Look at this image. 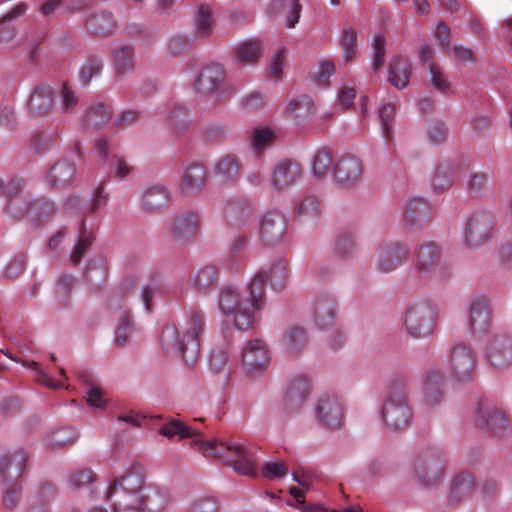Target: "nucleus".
<instances>
[{
  "mask_svg": "<svg viewBox=\"0 0 512 512\" xmlns=\"http://www.w3.org/2000/svg\"><path fill=\"white\" fill-rule=\"evenodd\" d=\"M202 316L191 311L182 331V336L174 324L166 325L160 336L163 349L177 352L188 365H193L200 351V335L203 332Z\"/></svg>",
  "mask_w": 512,
  "mask_h": 512,
  "instance_id": "f257e3e1",
  "label": "nucleus"
},
{
  "mask_svg": "<svg viewBox=\"0 0 512 512\" xmlns=\"http://www.w3.org/2000/svg\"><path fill=\"white\" fill-rule=\"evenodd\" d=\"M192 447L200 451L205 457L221 459L225 465L232 467L240 475L257 476L255 456L243 443L197 439L192 442Z\"/></svg>",
  "mask_w": 512,
  "mask_h": 512,
  "instance_id": "f03ea898",
  "label": "nucleus"
},
{
  "mask_svg": "<svg viewBox=\"0 0 512 512\" xmlns=\"http://www.w3.org/2000/svg\"><path fill=\"white\" fill-rule=\"evenodd\" d=\"M382 417L387 426L398 430L409 425L412 419L408 403V383L406 379H395L391 382L384 399Z\"/></svg>",
  "mask_w": 512,
  "mask_h": 512,
  "instance_id": "7ed1b4c3",
  "label": "nucleus"
},
{
  "mask_svg": "<svg viewBox=\"0 0 512 512\" xmlns=\"http://www.w3.org/2000/svg\"><path fill=\"white\" fill-rule=\"evenodd\" d=\"M415 269L428 282H442L450 276L449 266L442 261L434 242H424L416 247Z\"/></svg>",
  "mask_w": 512,
  "mask_h": 512,
  "instance_id": "20e7f679",
  "label": "nucleus"
},
{
  "mask_svg": "<svg viewBox=\"0 0 512 512\" xmlns=\"http://www.w3.org/2000/svg\"><path fill=\"white\" fill-rule=\"evenodd\" d=\"M437 312L428 301H416L405 312L404 325L407 333L416 339L430 336L436 326Z\"/></svg>",
  "mask_w": 512,
  "mask_h": 512,
  "instance_id": "39448f33",
  "label": "nucleus"
},
{
  "mask_svg": "<svg viewBox=\"0 0 512 512\" xmlns=\"http://www.w3.org/2000/svg\"><path fill=\"white\" fill-rule=\"evenodd\" d=\"M287 276L286 263L279 260L268 269H261L252 279L248 293L252 299L254 309H261L265 303V285L270 283L274 290L281 289L284 286Z\"/></svg>",
  "mask_w": 512,
  "mask_h": 512,
  "instance_id": "423d86ee",
  "label": "nucleus"
},
{
  "mask_svg": "<svg viewBox=\"0 0 512 512\" xmlns=\"http://www.w3.org/2000/svg\"><path fill=\"white\" fill-rule=\"evenodd\" d=\"M250 305L245 301H239L238 291L232 287H224L219 297V307L225 314H234L235 326L239 330H247L252 326L254 320V311L252 299Z\"/></svg>",
  "mask_w": 512,
  "mask_h": 512,
  "instance_id": "0eeeda50",
  "label": "nucleus"
},
{
  "mask_svg": "<svg viewBox=\"0 0 512 512\" xmlns=\"http://www.w3.org/2000/svg\"><path fill=\"white\" fill-rule=\"evenodd\" d=\"M476 369V356L472 348L463 342L453 345L448 364L449 376L458 382L469 381Z\"/></svg>",
  "mask_w": 512,
  "mask_h": 512,
  "instance_id": "6e6552de",
  "label": "nucleus"
},
{
  "mask_svg": "<svg viewBox=\"0 0 512 512\" xmlns=\"http://www.w3.org/2000/svg\"><path fill=\"white\" fill-rule=\"evenodd\" d=\"M445 463L446 458L442 452L427 450L417 456L414 469L423 485L432 486L444 475Z\"/></svg>",
  "mask_w": 512,
  "mask_h": 512,
  "instance_id": "1a4fd4ad",
  "label": "nucleus"
},
{
  "mask_svg": "<svg viewBox=\"0 0 512 512\" xmlns=\"http://www.w3.org/2000/svg\"><path fill=\"white\" fill-rule=\"evenodd\" d=\"M494 217L486 211L472 213L465 227V244L470 249H478L491 237Z\"/></svg>",
  "mask_w": 512,
  "mask_h": 512,
  "instance_id": "9d476101",
  "label": "nucleus"
},
{
  "mask_svg": "<svg viewBox=\"0 0 512 512\" xmlns=\"http://www.w3.org/2000/svg\"><path fill=\"white\" fill-rule=\"evenodd\" d=\"M122 290L114 292L108 299V309L117 319L115 328V342L118 346H124L133 333V325L130 322L129 310L126 306Z\"/></svg>",
  "mask_w": 512,
  "mask_h": 512,
  "instance_id": "9b49d317",
  "label": "nucleus"
},
{
  "mask_svg": "<svg viewBox=\"0 0 512 512\" xmlns=\"http://www.w3.org/2000/svg\"><path fill=\"white\" fill-rule=\"evenodd\" d=\"M331 171L334 181L338 186L351 187L361 179L363 165L356 156L343 154L333 161Z\"/></svg>",
  "mask_w": 512,
  "mask_h": 512,
  "instance_id": "f8f14e48",
  "label": "nucleus"
},
{
  "mask_svg": "<svg viewBox=\"0 0 512 512\" xmlns=\"http://www.w3.org/2000/svg\"><path fill=\"white\" fill-rule=\"evenodd\" d=\"M486 361L495 369L512 367V340L504 334L493 335L485 349Z\"/></svg>",
  "mask_w": 512,
  "mask_h": 512,
  "instance_id": "ddd939ff",
  "label": "nucleus"
},
{
  "mask_svg": "<svg viewBox=\"0 0 512 512\" xmlns=\"http://www.w3.org/2000/svg\"><path fill=\"white\" fill-rule=\"evenodd\" d=\"M409 252L410 247L407 244L383 243L377 252L376 267L383 273L392 272L408 260Z\"/></svg>",
  "mask_w": 512,
  "mask_h": 512,
  "instance_id": "4468645a",
  "label": "nucleus"
},
{
  "mask_svg": "<svg viewBox=\"0 0 512 512\" xmlns=\"http://www.w3.org/2000/svg\"><path fill=\"white\" fill-rule=\"evenodd\" d=\"M431 215L432 205L422 197H412L403 206L404 224L414 231L422 229Z\"/></svg>",
  "mask_w": 512,
  "mask_h": 512,
  "instance_id": "2eb2a0df",
  "label": "nucleus"
},
{
  "mask_svg": "<svg viewBox=\"0 0 512 512\" xmlns=\"http://www.w3.org/2000/svg\"><path fill=\"white\" fill-rule=\"evenodd\" d=\"M225 79V67L218 63H210L198 72L194 81V90L199 95H207L221 88Z\"/></svg>",
  "mask_w": 512,
  "mask_h": 512,
  "instance_id": "dca6fc26",
  "label": "nucleus"
},
{
  "mask_svg": "<svg viewBox=\"0 0 512 512\" xmlns=\"http://www.w3.org/2000/svg\"><path fill=\"white\" fill-rule=\"evenodd\" d=\"M224 216L232 226L244 227L255 221L256 208L251 200L236 197L227 201Z\"/></svg>",
  "mask_w": 512,
  "mask_h": 512,
  "instance_id": "f3484780",
  "label": "nucleus"
},
{
  "mask_svg": "<svg viewBox=\"0 0 512 512\" xmlns=\"http://www.w3.org/2000/svg\"><path fill=\"white\" fill-rule=\"evenodd\" d=\"M301 177L299 162L291 159L278 161L270 175V185L275 191H282L294 185Z\"/></svg>",
  "mask_w": 512,
  "mask_h": 512,
  "instance_id": "a211bd4d",
  "label": "nucleus"
},
{
  "mask_svg": "<svg viewBox=\"0 0 512 512\" xmlns=\"http://www.w3.org/2000/svg\"><path fill=\"white\" fill-rule=\"evenodd\" d=\"M242 362L249 373H256L268 367L270 354L264 341L250 340L242 350Z\"/></svg>",
  "mask_w": 512,
  "mask_h": 512,
  "instance_id": "6ab92c4d",
  "label": "nucleus"
},
{
  "mask_svg": "<svg viewBox=\"0 0 512 512\" xmlns=\"http://www.w3.org/2000/svg\"><path fill=\"white\" fill-rule=\"evenodd\" d=\"M288 219L278 211L266 213L260 226V236L265 244H275L281 241L286 234Z\"/></svg>",
  "mask_w": 512,
  "mask_h": 512,
  "instance_id": "aec40b11",
  "label": "nucleus"
},
{
  "mask_svg": "<svg viewBox=\"0 0 512 512\" xmlns=\"http://www.w3.org/2000/svg\"><path fill=\"white\" fill-rule=\"evenodd\" d=\"M200 215L185 212L177 215L171 225V234L175 241L185 244L195 239L200 227Z\"/></svg>",
  "mask_w": 512,
  "mask_h": 512,
  "instance_id": "412c9836",
  "label": "nucleus"
},
{
  "mask_svg": "<svg viewBox=\"0 0 512 512\" xmlns=\"http://www.w3.org/2000/svg\"><path fill=\"white\" fill-rule=\"evenodd\" d=\"M476 425L494 435L503 432L508 427L506 415L494 405L481 403L476 410Z\"/></svg>",
  "mask_w": 512,
  "mask_h": 512,
  "instance_id": "4be33fe9",
  "label": "nucleus"
},
{
  "mask_svg": "<svg viewBox=\"0 0 512 512\" xmlns=\"http://www.w3.org/2000/svg\"><path fill=\"white\" fill-rule=\"evenodd\" d=\"M114 512H144L145 495L123 490H107Z\"/></svg>",
  "mask_w": 512,
  "mask_h": 512,
  "instance_id": "5701e85b",
  "label": "nucleus"
},
{
  "mask_svg": "<svg viewBox=\"0 0 512 512\" xmlns=\"http://www.w3.org/2000/svg\"><path fill=\"white\" fill-rule=\"evenodd\" d=\"M319 421L327 427L338 428L343 419V408L335 396L322 397L316 407Z\"/></svg>",
  "mask_w": 512,
  "mask_h": 512,
  "instance_id": "b1692460",
  "label": "nucleus"
},
{
  "mask_svg": "<svg viewBox=\"0 0 512 512\" xmlns=\"http://www.w3.org/2000/svg\"><path fill=\"white\" fill-rule=\"evenodd\" d=\"M491 323L489 301L486 297H476L472 300L469 313V326L474 334L488 330Z\"/></svg>",
  "mask_w": 512,
  "mask_h": 512,
  "instance_id": "393cba45",
  "label": "nucleus"
},
{
  "mask_svg": "<svg viewBox=\"0 0 512 512\" xmlns=\"http://www.w3.org/2000/svg\"><path fill=\"white\" fill-rule=\"evenodd\" d=\"M312 317L319 329L332 327L336 317V302L330 295H321L315 299Z\"/></svg>",
  "mask_w": 512,
  "mask_h": 512,
  "instance_id": "a878e982",
  "label": "nucleus"
},
{
  "mask_svg": "<svg viewBox=\"0 0 512 512\" xmlns=\"http://www.w3.org/2000/svg\"><path fill=\"white\" fill-rule=\"evenodd\" d=\"M108 490H123L144 494V468L140 464H133L121 477L116 478Z\"/></svg>",
  "mask_w": 512,
  "mask_h": 512,
  "instance_id": "bb28decb",
  "label": "nucleus"
},
{
  "mask_svg": "<svg viewBox=\"0 0 512 512\" xmlns=\"http://www.w3.org/2000/svg\"><path fill=\"white\" fill-rule=\"evenodd\" d=\"M26 461L27 454L22 450L0 456V480L5 482L20 477Z\"/></svg>",
  "mask_w": 512,
  "mask_h": 512,
  "instance_id": "cd10ccee",
  "label": "nucleus"
},
{
  "mask_svg": "<svg viewBox=\"0 0 512 512\" xmlns=\"http://www.w3.org/2000/svg\"><path fill=\"white\" fill-rule=\"evenodd\" d=\"M206 182V170L202 164L192 163L184 171L181 190L185 195L193 196L201 192Z\"/></svg>",
  "mask_w": 512,
  "mask_h": 512,
  "instance_id": "c85d7f7f",
  "label": "nucleus"
},
{
  "mask_svg": "<svg viewBox=\"0 0 512 512\" xmlns=\"http://www.w3.org/2000/svg\"><path fill=\"white\" fill-rule=\"evenodd\" d=\"M309 382L305 376L295 377L288 386L285 406L289 411L297 410L309 396Z\"/></svg>",
  "mask_w": 512,
  "mask_h": 512,
  "instance_id": "c756f323",
  "label": "nucleus"
},
{
  "mask_svg": "<svg viewBox=\"0 0 512 512\" xmlns=\"http://www.w3.org/2000/svg\"><path fill=\"white\" fill-rule=\"evenodd\" d=\"M412 73V65L408 58L396 56L389 63L388 81L397 89L407 87Z\"/></svg>",
  "mask_w": 512,
  "mask_h": 512,
  "instance_id": "7c9ffc66",
  "label": "nucleus"
},
{
  "mask_svg": "<svg viewBox=\"0 0 512 512\" xmlns=\"http://www.w3.org/2000/svg\"><path fill=\"white\" fill-rule=\"evenodd\" d=\"M54 92L51 86L41 84L33 91L29 101V111L32 115L41 116L53 106Z\"/></svg>",
  "mask_w": 512,
  "mask_h": 512,
  "instance_id": "2f4dec72",
  "label": "nucleus"
},
{
  "mask_svg": "<svg viewBox=\"0 0 512 512\" xmlns=\"http://www.w3.org/2000/svg\"><path fill=\"white\" fill-rule=\"evenodd\" d=\"M163 114L167 127L175 133L185 132L192 122L191 113L181 105L170 106Z\"/></svg>",
  "mask_w": 512,
  "mask_h": 512,
  "instance_id": "473e14b6",
  "label": "nucleus"
},
{
  "mask_svg": "<svg viewBox=\"0 0 512 512\" xmlns=\"http://www.w3.org/2000/svg\"><path fill=\"white\" fill-rule=\"evenodd\" d=\"M76 175V166L72 159L63 158L55 163L47 174V180L54 186H65L72 182Z\"/></svg>",
  "mask_w": 512,
  "mask_h": 512,
  "instance_id": "72a5a7b5",
  "label": "nucleus"
},
{
  "mask_svg": "<svg viewBox=\"0 0 512 512\" xmlns=\"http://www.w3.org/2000/svg\"><path fill=\"white\" fill-rule=\"evenodd\" d=\"M112 114L113 109L110 105L96 102L88 108L86 115L83 117V126L100 129L110 122Z\"/></svg>",
  "mask_w": 512,
  "mask_h": 512,
  "instance_id": "f704fd0d",
  "label": "nucleus"
},
{
  "mask_svg": "<svg viewBox=\"0 0 512 512\" xmlns=\"http://www.w3.org/2000/svg\"><path fill=\"white\" fill-rule=\"evenodd\" d=\"M40 201L32 202L29 193H16L9 198L5 208V214L11 218H20L25 216L31 210H38Z\"/></svg>",
  "mask_w": 512,
  "mask_h": 512,
  "instance_id": "c9c22d12",
  "label": "nucleus"
},
{
  "mask_svg": "<svg viewBox=\"0 0 512 512\" xmlns=\"http://www.w3.org/2000/svg\"><path fill=\"white\" fill-rule=\"evenodd\" d=\"M441 378L442 376L436 370L427 372L423 388V401L428 408L435 407L442 400Z\"/></svg>",
  "mask_w": 512,
  "mask_h": 512,
  "instance_id": "e433bc0d",
  "label": "nucleus"
},
{
  "mask_svg": "<svg viewBox=\"0 0 512 512\" xmlns=\"http://www.w3.org/2000/svg\"><path fill=\"white\" fill-rule=\"evenodd\" d=\"M94 236L86 229V221L82 219L78 227V236L70 254V262L73 266L78 265L84 254L91 247Z\"/></svg>",
  "mask_w": 512,
  "mask_h": 512,
  "instance_id": "4c0bfd02",
  "label": "nucleus"
},
{
  "mask_svg": "<svg viewBox=\"0 0 512 512\" xmlns=\"http://www.w3.org/2000/svg\"><path fill=\"white\" fill-rule=\"evenodd\" d=\"M313 107L314 103L310 96L300 95L289 102L285 114L295 121L302 122L311 116Z\"/></svg>",
  "mask_w": 512,
  "mask_h": 512,
  "instance_id": "58836bf2",
  "label": "nucleus"
},
{
  "mask_svg": "<svg viewBox=\"0 0 512 512\" xmlns=\"http://www.w3.org/2000/svg\"><path fill=\"white\" fill-rule=\"evenodd\" d=\"M113 65L118 74H127L135 66V50L131 45H120L113 49Z\"/></svg>",
  "mask_w": 512,
  "mask_h": 512,
  "instance_id": "ea45409f",
  "label": "nucleus"
},
{
  "mask_svg": "<svg viewBox=\"0 0 512 512\" xmlns=\"http://www.w3.org/2000/svg\"><path fill=\"white\" fill-rule=\"evenodd\" d=\"M170 200V192L163 185L149 187L143 196L142 205L146 211H156L163 208Z\"/></svg>",
  "mask_w": 512,
  "mask_h": 512,
  "instance_id": "a19ab883",
  "label": "nucleus"
},
{
  "mask_svg": "<svg viewBox=\"0 0 512 512\" xmlns=\"http://www.w3.org/2000/svg\"><path fill=\"white\" fill-rule=\"evenodd\" d=\"M241 168V161L236 156L226 155L216 163L214 173L221 181L228 182L239 176Z\"/></svg>",
  "mask_w": 512,
  "mask_h": 512,
  "instance_id": "79ce46f5",
  "label": "nucleus"
},
{
  "mask_svg": "<svg viewBox=\"0 0 512 512\" xmlns=\"http://www.w3.org/2000/svg\"><path fill=\"white\" fill-rule=\"evenodd\" d=\"M475 479L470 473L457 474L451 484L449 498L452 502H459L467 498L474 487Z\"/></svg>",
  "mask_w": 512,
  "mask_h": 512,
  "instance_id": "37998d69",
  "label": "nucleus"
},
{
  "mask_svg": "<svg viewBox=\"0 0 512 512\" xmlns=\"http://www.w3.org/2000/svg\"><path fill=\"white\" fill-rule=\"evenodd\" d=\"M158 432L159 434L167 438H172L177 435L181 439L193 438L202 435V433L199 430L191 426L185 425L182 421L178 419H169L166 423L159 427Z\"/></svg>",
  "mask_w": 512,
  "mask_h": 512,
  "instance_id": "c03bdc74",
  "label": "nucleus"
},
{
  "mask_svg": "<svg viewBox=\"0 0 512 512\" xmlns=\"http://www.w3.org/2000/svg\"><path fill=\"white\" fill-rule=\"evenodd\" d=\"M115 21L110 12L101 11L90 15L86 21V27L92 33L109 35L112 33Z\"/></svg>",
  "mask_w": 512,
  "mask_h": 512,
  "instance_id": "a18cd8bd",
  "label": "nucleus"
},
{
  "mask_svg": "<svg viewBox=\"0 0 512 512\" xmlns=\"http://www.w3.org/2000/svg\"><path fill=\"white\" fill-rule=\"evenodd\" d=\"M263 48L258 40H248L234 49V55L239 63L251 64L262 56Z\"/></svg>",
  "mask_w": 512,
  "mask_h": 512,
  "instance_id": "49530a36",
  "label": "nucleus"
},
{
  "mask_svg": "<svg viewBox=\"0 0 512 512\" xmlns=\"http://www.w3.org/2000/svg\"><path fill=\"white\" fill-rule=\"evenodd\" d=\"M213 16L209 6L198 8L195 17V31L198 37L207 38L213 33Z\"/></svg>",
  "mask_w": 512,
  "mask_h": 512,
  "instance_id": "de8ad7c7",
  "label": "nucleus"
},
{
  "mask_svg": "<svg viewBox=\"0 0 512 512\" xmlns=\"http://www.w3.org/2000/svg\"><path fill=\"white\" fill-rule=\"evenodd\" d=\"M307 342L306 330L300 326L290 327L284 336V344L291 353L301 350Z\"/></svg>",
  "mask_w": 512,
  "mask_h": 512,
  "instance_id": "09e8293b",
  "label": "nucleus"
},
{
  "mask_svg": "<svg viewBox=\"0 0 512 512\" xmlns=\"http://www.w3.org/2000/svg\"><path fill=\"white\" fill-rule=\"evenodd\" d=\"M217 271L214 266H205L191 276L190 285L199 292L208 289L216 279Z\"/></svg>",
  "mask_w": 512,
  "mask_h": 512,
  "instance_id": "8fccbe9b",
  "label": "nucleus"
},
{
  "mask_svg": "<svg viewBox=\"0 0 512 512\" xmlns=\"http://www.w3.org/2000/svg\"><path fill=\"white\" fill-rule=\"evenodd\" d=\"M250 139L253 150L260 152L273 144L276 134L269 127H257L253 130Z\"/></svg>",
  "mask_w": 512,
  "mask_h": 512,
  "instance_id": "3c124183",
  "label": "nucleus"
},
{
  "mask_svg": "<svg viewBox=\"0 0 512 512\" xmlns=\"http://www.w3.org/2000/svg\"><path fill=\"white\" fill-rule=\"evenodd\" d=\"M332 151L329 148L319 149L312 162V172L316 177L324 176L328 171L332 169Z\"/></svg>",
  "mask_w": 512,
  "mask_h": 512,
  "instance_id": "603ef678",
  "label": "nucleus"
},
{
  "mask_svg": "<svg viewBox=\"0 0 512 512\" xmlns=\"http://www.w3.org/2000/svg\"><path fill=\"white\" fill-rule=\"evenodd\" d=\"M103 70V62L101 58L91 55L89 56L79 71V78L83 85L90 83L93 77L101 74Z\"/></svg>",
  "mask_w": 512,
  "mask_h": 512,
  "instance_id": "864d4df0",
  "label": "nucleus"
},
{
  "mask_svg": "<svg viewBox=\"0 0 512 512\" xmlns=\"http://www.w3.org/2000/svg\"><path fill=\"white\" fill-rule=\"evenodd\" d=\"M320 213V202L316 196L308 195L294 208L296 217L316 218Z\"/></svg>",
  "mask_w": 512,
  "mask_h": 512,
  "instance_id": "5fc2aeb1",
  "label": "nucleus"
},
{
  "mask_svg": "<svg viewBox=\"0 0 512 512\" xmlns=\"http://www.w3.org/2000/svg\"><path fill=\"white\" fill-rule=\"evenodd\" d=\"M76 437L77 433L73 428H60L49 433L45 438V442L51 447H62L73 442Z\"/></svg>",
  "mask_w": 512,
  "mask_h": 512,
  "instance_id": "6e6d98bb",
  "label": "nucleus"
},
{
  "mask_svg": "<svg viewBox=\"0 0 512 512\" xmlns=\"http://www.w3.org/2000/svg\"><path fill=\"white\" fill-rule=\"evenodd\" d=\"M96 480V475L91 469L73 471L69 476V487L72 490L89 488Z\"/></svg>",
  "mask_w": 512,
  "mask_h": 512,
  "instance_id": "4d7b16f0",
  "label": "nucleus"
},
{
  "mask_svg": "<svg viewBox=\"0 0 512 512\" xmlns=\"http://www.w3.org/2000/svg\"><path fill=\"white\" fill-rule=\"evenodd\" d=\"M469 194L474 198H479L489 189L488 175L484 172H473L467 181Z\"/></svg>",
  "mask_w": 512,
  "mask_h": 512,
  "instance_id": "13d9d810",
  "label": "nucleus"
},
{
  "mask_svg": "<svg viewBox=\"0 0 512 512\" xmlns=\"http://www.w3.org/2000/svg\"><path fill=\"white\" fill-rule=\"evenodd\" d=\"M453 182V170L450 165L439 167L432 180V186L435 191L443 192L450 188Z\"/></svg>",
  "mask_w": 512,
  "mask_h": 512,
  "instance_id": "bf43d9fd",
  "label": "nucleus"
},
{
  "mask_svg": "<svg viewBox=\"0 0 512 512\" xmlns=\"http://www.w3.org/2000/svg\"><path fill=\"white\" fill-rule=\"evenodd\" d=\"M395 115V106L393 104H384L379 108V118L386 140L392 138L393 120Z\"/></svg>",
  "mask_w": 512,
  "mask_h": 512,
  "instance_id": "052dcab7",
  "label": "nucleus"
},
{
  "mask_svg": "<svg viewBox=\"0 0 512 512\" xmlns=\"http://www.w3.org/2000/svg\"><path fill=\"white\" fill-rule=\"evenodd\" d=\"M428 71L433 87L442 93L447 92L450 88V82L442 68L437 64L430 63Z\"/></svg>",
  "mask_w": 512,
  "mask_h": 512,
  "instance_id": "680f3d73",
  "label": "nucleus"
},
{
  "mask_svg": "<svg viewBox=\"0 0 512 512\" xmlns=\"http://www.w3.org/2000/svg\"><path fill=\"white\" fill-rule=\"evenodd\" d=\"M57 140V134L54 132L43 131L33 135L31 138V148L35 153H40L50 148Z\"/></svg>",
  "mask_w": 512,
  "mask_h": 512,
  "instance_id": "e2e57ef3",
  "label": "nucleus"
},
{
  "mask_svg": "<svg viewBox=\"0 0 512 512\" xmlns=\"http://www.w3.org/2000/svg\"><path fill=\"white\" fill-rule=\"evenodd\" d=\"M448 132L445 125L440 121H431L427 128V139L431 145L438 146L447 138Z\"/></svg>",
  "mask_w": 512,
  "mask_h": 512,
  "instance_id": "0e129e2a",
  "label": "nucleus"
},
{
  "mask_svg": "<svg viewBox=\"0 0 512 512\" xmlns=\"http://www.w3.org/2000/svg\"><path fill=\"white\" fill-rule=\"evenodd\" d=\"M357 44V33L353 28H346L343 31L341 38V46L344 53V58L348 62L350 61L356 52Z\"/></svg>",
  "mask_w": 512,
  "mask_h": 512,
  "instance_id": "69168bd1",
  "label": "nucleus"
},
{
  "mask_svg": "<svg viewBox=\"0 0 512 512\" xmlns=\"http://www.w3.org/2000/svg\"><path fill=\"white\" fill-rule=\"evenodd\" d=\"M25 365L34 371L35 373V381L40 383L41 385L51 388V389H57L63 387V385L60 382H56L53 380L42 368L41 365L38 362L30 361L26 362Z\"/></svg>",
  "mask_w": 512,
  "mask_h": 512,
  "instance_id": "338daca9",
  "label": "nucleus"
},
{
  "mask_svg": "<svg viewBox=\"0 0 512 512\" xmlns=\"http://www.w3.org/2000/svg\"><path fill=\"white\" fill-rule=\"evenodd\" d=\"M189 49L190 42L186 37L174 36L169 40L166 52L172 57H178L188 53Z\"/></svg>",
  "mask_w": 512,
  "mask_h": 512,
  "instance_id": "774afa93",
  "label": "nucleus"
}]
</instances>
